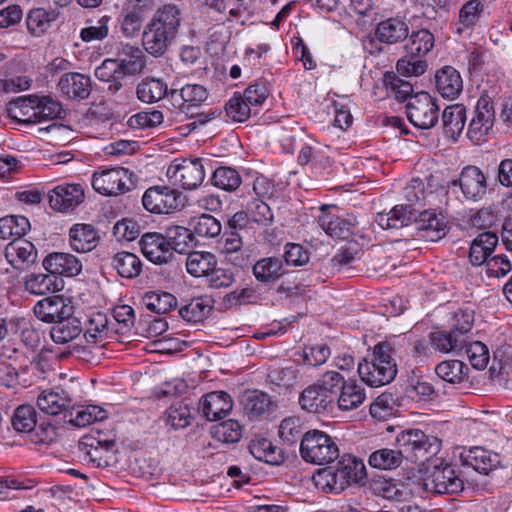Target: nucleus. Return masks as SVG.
<instances>
[{
  "label": "nucleus",
  "instance_id": "nucleus-43",
  "mask_svg": "<svg viewBox=\"0 0 512 512\" xmlns=\"http://www.w3.org/2000/svg\"><path fill=\"white\" fill-rule=\"evenodd\" d=\"M167 92V84L158 78H146L137 87V97L145 103L157 102L163 99Z\"/></svg>",
  "mask_w": 512,
  "mask_h": 512
},
{
  "label": "nucleus",
  "instance_id": "nucleus-30",
  "mask_svg": "<svg viewBox=\"0 0 512 512\" xmlns=\"http://www.w3.org/2000/svg\"><path fill=\"white\" fill-rule=\"evenodd\" d=\"M97 232L90 224L77 223L69 230V243L72 250L87 253L97 245Z\"/></svg>",
  "mask_w": 512,
  "mask_h": 512
},
{
  "label": "nucleus",
  "instance_id": "nucleus-28",
  "mask_svg": "<svg viewBox=\"0 0 512 512\" xmlns=\"http://www.w3.org/2000/svg\"><path fill=\"white\" fill-rule=\"evenodd\" d=\"M416 229L422 232V237L428 241H438L446 235L447 225L443 218L434 212H418L415 219Z\"/></svg>",
  "mask_w": 512,
  "mask_h": 512
},
{
  "label": "nucleus",
  "instance_id": "nucleus-17",
  "mask_svg": "<svg viewBox=\"0 0 512 512\" xmlns=\"http://www.w3.org/2000/svg\"><path fill=\"white\" fill-rule=\"evenodd\" d=\"M453 184H458L465 199L473 202L480 201L486 195L488 188L486 175L474 165L465 166L458 180Z\"/></svg>",
  "mask_w": 512,
  "mask_h": 512
},
{
  "label": "nucleus",
  "instance_id": "nucleus-48",
  "mask_svg": "<svg viewBox=\"0 0 512 512\" xmlns=\"http://www.w3.org/2000/svg\"><path fill=\"white\" fill-rule=\"evenodd\" d=\"M432 347L441 352L449 353L465 346V339H460L457 332L436 331L429 335Z\"/></svg>",
  "mask_w": 512,
  "mask_h": 512
},
{
  "label": "nucleus",
  "instance_id": "nucleus-52",
  "mask_svg": "<svg viewBox=\"0 0 512 512\" xmlns=\"http://www.w3.org/2000/svg\"><path fill=\"white\" fill-rule=\"evenodd\" d=\"M191 419L190 408L183 402L172 404L166 411L165 422L175 430L183 429L190 425Z\"/></svg>",
  "mask_w": 512,
  "mask_h": 512
},
{
  "label": "nucleus",
  "instance_id": "nucleus-55",
  "mask_svg": "<svg viewBox=\"0 0 512 512\" xmlns=\"http://www.w3.org/2000/svg\"><path fill=\"white\" fill-rule=\"evenodd\" d=\"M465 364L459 360H446L439 363L435 372L439 378L449 383H459L464 377Z\"/></svg>",
  "mask_w": 512,
  "mask_h": 512
},
{
  "label": "nucleus",
  "instance_id": "nucleus-13",
  "mask_svg": "<svg viewBox=\"0 0 512 512\" xmlns=\"http://www.w3.org/2000/svg\"><path fill=\"white\" fill-rule=\"evenodd\" d=\"M143 207L154 214H167L184 206L182 193L168 186L148 188L142 197Z\"/></svg>",
  "mask_w": 512,
  "mask_h": 512
},
{
  "label": "nucleus",
  "instance_id": "nucleus-3",
  "mask_svg": "<svg viewBox=\"0 0 512 512\" xmlns=\"http://www.w3.org/2000/svg\"><path fill=\"white\" fill-rule=\"evenodd\" d=\"M364 465L355 457L344 455L335 466L319 469L313 476L315 485L325 493H341L362 479Z\"/></svg>",
  "mask_w": 512,
  "mask_h": 512
},
{
  "label": "nucleus",
  "instance_id": "nucleus-16",
  "mask_svg": "<svg viewBox=\"0 0 512 512\" xmlns=\"http://www.w3.org/2000/svg\"><path fill=\"white\" fill-rule=\"evenodd\" d=\"M84 189L80 184L63 183L48 192L49 206L57 212L73 211L84 201Z\"/></svg>",
  "mask_w": 512,
  "mask_h": 512
},
{
  "label": "nucleus",
  "instance_id": "nucleus-54",
  "mask_svg": "<svg viewBox=\"0 0 512 512\" xmlns=\"http://www.w3.org/2000/svg\"><path fill=\"white\" fill-rule=\"evenodd\" d=\"M225 111L227 117L233 122H244L250 117L252 108L240 93H235L226 103Z\"/></svg>",
  "mask_w": 512,
  "mask_h": 512
},
{
  "label": "nucleus",
  "instance_id": "nucleus-18",
  "mask_svg": "<svg viewBox=\"0 0 512 512\" xmlns=\"http://www.w3.org/2000/svg\"><path fill=\"white\" fill-rule=\"evenodd\" d=\"M44 269L58 277H76L82 272V261L73 254L66 252L49 253L42 261Z\"/></svg>",
  "mask_w": 512,
  "mask_h": 512
},
{
  "label": "nucleus",
  "instance_id": "nucleus-44",
  "mask_svg": "<svg viewBox=\"0 0 512 512\" xmlns=\"http://www.w3.org/2000/svg\"><path fill=\"white\" fill-rule=\"evenodd\" d=\"M404 460L400 449L381 448L372 452L368 462L373 468L380 470H392L399 467Z\"/></svg>",
  "mask_w": 512,
  "mask_h": 512
},
{
  "label": "nucleus",
  "instance_id": "nucleus-47",
  "mask_svg": "<svg viewBox=\"0 0 512 512\" xmlns=\"http://www.w3.org/2000/svg\"><path fill=\"white\" fill-rule=\"evenodd\" d=\"M212 306L204 297L193 298L179 310L180 316L187 322L198 323L210 313Z\"/></svg>",
  "mask_w": 512,
  "mask_h": 512
},
{
  "label": "nucleus",
  "instance_id": "nucleus-11",
  "mask_svg": "<svg viewBox=\"0 0 512 512\" xmlns=\"http://www.w3.org/2000/svg\"><path fill=\"white\" fill-rule=\"evenodd\" d=\"M209 159L195 158L184 159L180 163H172L167 169V177L174 184H179L183 189L192 190L200 186L206 175V165Z\"/></svg>",
  "mask_w": 512,
  "mask_h": 512
},
{
  "label": "nucleus",
  "instance_id": "nucleus-10",
  "mask_svg": "<svg viewBox=\"0 0 512 512\" xmlns=\"http://www.w3.org/2000/svg\"><path fill=\"white\" fill-rule=\"evenodd\" d=\"M405 108L408 120L418 129H430L439 120V107L436 100L427 92L411 96Z\"/></svg>",
  "mask_w": 512,
  "mask_h": 512
},
{
  "label": "nucleus",
  "instance_id": "nucleus-7",
  "mask_svg": "<svg viewBox=\"0 0 512 512\" xmlns=\"http://www.w3.org/2000/svg\"><path fill=\"white\" fill-rule=\"evenodd\" d=\"M134 53L133 61L128 63L117 62L116 59H105L101 65L95 69V76L98 80L108 83V91L116 93L122 87V79L129 74L140 72L144 66L143 52L140 48H127Z\"/></svg>",
  "mask_w": 512,
  "mask_h": 512
},
{
  "label": "nucleus",
  "instance_id": "nucleus-57",
  "mask_svg": "<svg viewBox=\"0 0 512 512\" xmlns=\"http://www.w3.org/2000/svg\"><path fill=\"white\" fill-rule=\"evenodd\" d=\"M143 24V15L140 9H124L122 12L121 32L127 38L139 34Z\"/></svg>",
  "mask_w": 512,
  "mask_h": 512
},
{
  "label": "nucleus",
  "instance_id": "nucleus-31",
  "mask_svg": "<svg viewBox=\"0 0 512 512\" xmlns=\"http://www.w3.org/2000/svg\"><path fill=\"white\" fill-rule=\"evenodd\" d=\"M302 409L310 413H323L332 410L334 402L315 383L305 388L299 397Z\"/></svg>",
  "mask_w": 512,
  "mask_h": 512
},
{
  "label": "nucleus",
  "instance_id": "nucleus-37",
  "mask_svg": "<svg viewBox=\"0 0 512 512\" xmlns=\"http://www.w3.org/2000/svg\"><path fill=\"white\" fill-rule=\"evenodd\" d=\"M82 332L78 318L71 315L62 318L51 326L50 336L56 344H66L77 338Z\"/></svg>",
  "mask_w": 512,
  "mask_h": 512
},
{
  "label": "nucleus",
  "instance_id": "nucleus-42",
  "mask_svg": "<svg viewBox=\"0 0 512 512\" xmlns=\"http://www.w3.org/2000/svg\"><path fill=\"white\" fill-rule=\"evenodd\" d=\"M112 266L123 278H135L142 271V262L134 253L121 251L114 255Z\"/></svg>",
  "mask_w": 512,
  "mask_h": 512
},
{
  "label": "nucleus",
  "instance_id": "nucleus-20",
  "mask_svg": "<svg viewBox=\"0 0 512 512\" xmlns=\"http://www.w3.org/2000/svg\"><path fill=\"white\" fill-rule=\"evenodd\" d=\"M33 311L40 321L53 325L62 318L71 315L72 307L63 296L54 295L39 300Z\"/></svg>",
  "mask_w": 512,
  "mask_h": 512
},
{
  "label": "nucleus",
  "instance_id": "nucleus-24",
  "mask_svg": "<svg viewBox=\"0 0 512 512\" xmlns=\"http://www.w3.org/2000/svg\"><path fill=\"white\" fill-rule=\"evenodd\" d=\"M58 87L67 98L73 100L88 98L92 89L90 77L77 72L63 74Z\"/></svg>",
  "mask_w": 512,
  "mask_h": 512
},
{
  "label": "nucleus",
  "instance_id": "nucleus-56",
  "mask_svg": "<svg viewBox=\"0 0 512 512\" xmlns=\"http://www.w3.org/2000/svg\"><path fill=\"white\" fill-rule=\"evenodd\" d=\"M396 400L392 394L382 393L370 405V414L378 420H386L395 413Z\"/></svg>",
  "mask_w": 512,
  "mask_h": 512
},
{
  "label": "nucleus",
  "instance_id": "nucleus-34",
  "mask_svg": "<svg viewBox=\"0 0 512 512\" xmlns=\"http://www.w3.org/2000/svg\"><path fill=\"white\" fill-rule=\"evenodd\" d=\"M466 122V109L454 104L446 107L442 114V126L445 136L456 140L462 133Z\"/></svg>",
  "mask_w": 512,
  "mask_h": 512
},
{
  "label": "nucleus",
  "instance_id": "nucleus-53",
  "mask_svg": "<svg viewBox=\"0 0 512 512\" xmlns=\"http://www.w3.org/2000/svg\"><path fill=\"white\" fill-rule=\"evenodd\" d=\"M272 406L270 396L264 392L252 391L245 397L244 408L247 413L259 416L268 412Z\"/></svg>",
  "mask_w": 512,
  "mask_h": 512
},
{
  "label": "nucleus",
  "instance_id": "nucleus-22",
  "mask_svg": "<svg viewBox=\"0 0 512 512\" xmlns=\"http://www.w3.org/2000/svg\"><path fill=\"white\" fill-rule=\"evenodd\" d=\"M233 407L231 396L225 391H213L201 400L203 416L208 421H217L226 417Z\"/></svg>",
  "mask_w": 512,
  "mask_h": 512
},
{
  "label": "nucleus",
  "instance_id": "nucleus-41",
  "mask_svg": "<svg viewBox=\"0 0 512 512\" xmlns=\"http://www.w3.org/2000/svg\"><path fill=\"white\" fill-rule=\"evenodd\" d=\"M243 241L237 231H231L223 239L221 252L235 266L244 267L248 262V255L242 252Z\"/></svg>",
  "mask_w": 512,
  "mask_h": 512
},
{
  "label": "nucleus",
  "instance_id": "nucleus-6",
  "mask_svg": "<svg viewBox=\"0 0 512 512\" xmlns=\"http://www.w3.org/2000/svg\"><path fill=\"white\" fill-rule=\"evenodd\" d=\"M300 455L307 463L325 465L339 458V448L327 433L320 430H309L302 436Z\"/></svg>",
  "mask_w": 512,
  "mask_h": 512
},
{
  "label": "nucleus",
  "instance_id": "nucleus-4",
  "mask_svg": "<svg viewBox=\"0 0 512 512\" xmlns=\"http://www.w3.org/2000/svg\"><path fill=\"white\" fill-rule=\"evenodd\" d=\"M435 39L427 29H419L408 34L404 45L405 55L396 64L397 72L403 76H420L427 68L422 59L434 47Z\"/></svg>",
  "mask_w": 512,
  "mask_h": 512
},
{
  "label": "nucleus",
  "instance_id": "nucleus-12",
  "mask_svg": "<svg viewBox=\"0 0 512 512\" xmlns=\"http://www.w3.org/2000/svg\"><path fill=\"white\" fill-rule=\"evenodd\" d=\"M132 173L123 167H114L95 171L92 175V187L104 196H117L133 187Z\"/></svg>",
  "mask_w": 512,
  "mask_h": 512
},
{
  "label": "nucleus",
  "instance_id": "nucleus-27",
  "mask_svg": "<svg viewBox=\"0 0 512 512\" xmlns=\"http://www.w3.org/2000/svg\"><path fill=\"white\" fill-rule=\"evenodd\" d=\"M435 80L439 94L449 100L457 98L463 89L460 73L451 66H445L437 71Z\"/></svg>",
  "mask_w": 512,
  "mask_h": 512
},
{
  "label": "nucleus",
  "instance_id": "nucleus-39",
  "mask_svg": "<svg viewBox=\"0 0 512 512\" xmlns=\"http://www.w3.org/2000/svg\"><path fill=\"white\" fill-rule=\"evenodd\" d=\"M248 448L251 455L259 461L272 465H279L284 461L282 450L266 438L252 439Z\"/></svg>",
  "mask_w": 512,
  "mask_h": 512
},
{
  "label": "nucleus",
  "instance_id": "nucleus-62",
  "mask_svg": "<svg viewBox=\"0 0 512 512\" xmlns=\"http://www.w3.org/2000/svg\"><path fill=\"white\" fill-rule=\"evenodd\" d=\"M111 17L108 15L102 16L95 25H90L82 28L80 31V38L84 42L102 41L109 34V22Z\"/></svg>",
  "mask_w": 512,
  "mask_h": 512
},
{
  "label": "nucleus",
  "instance_id": "nucleus-51",
  "mask_svg": "<svg viewBox=\"0 0 512 512\" xmlns=\"http://www.w3.org/2000/svg\"><path fill=\"white\" fill-rule=\"evenodd\" d=\"M169 242L171 251L183 252L194 240L191 229L183 226H170L166 229L164 236Z\"/></svg>",
  "mask_w": 512,
  "mask_h": 512
},
{
  "label": "nucleus",
  "instance_id": "nucleus-19",
  "mask_svg": "<svg viewBox=\"0 0 512 512\" xmlns=\"http://www.w3.org/2000/svg\"><path fill=\"white\" fill-rule=\"evenodd\" d=\"M139 244L143 255L154 264L168 263L174 255L169 242L160 233H145Z\"/></svg>",
  "mask_w": 512,
  "mask_h": 512
},
{
  "label": "nucleus",
  "instance_id": "nucleus-15",
  "mask_svg": "<svg viewBox=\"0 0 512 512\" xmlns=\"http://www.w3.org/2000/svg\"><path fill=\"white\" fill-rule=\"evenodd\" d=\"M320 212L317 223L329 237L348 239L356 233L358 223L355 217H340L334 214L327 205H322Z\"/></svg>",
  "mask_w": 512,
  "mask_h": 512
},
{
  "label": "nucleus",
  "instance_id": "nucleus-26",
  "mask_svg": "<svg viewBox=\"0 0 512 512\" xmlns=\"http://www.w3.org/2000/svg\"><path fill=\"white\" fill-rule=\"evenodd\" d=\"M408 24L398 17H391L377 24L375 37L382 43L396 44L408 37Z\"/></svg>",
  "mask_w": 512,
  "mask_h": 512
},
{
  "label": "nucleus",
  "instance_id": "nucleus-9",
  "mask_svg": "<svg viewBox=\"0 0 512 512\" xmlns=\"http://www.w3.org/2000/svg\"><path fill=\"white\" fill-rule=\"evenodd\" d=\"M424 488L435 494H455L464 489V482L454 466L441 462L427 470Z\"/></svg>",
  "mask_w": 512,
  "mask_h": 512
},
{
  "label": "nucleus",
  "instance_id": "nucleus-58",
  "mask_svg": "<svg viewBox=\"0 0 512 512\" xmlns=\"http://www.w3.org/2000/svg\"><path fill=\"white\" fill-rule=\"evenodd\" d=\"M52 20L53 18L48 11L43 8H36L28 13L26 24L33 35L40 36L50 27Z\"/></svg>",
  "mask_w": 512,
  "mask_h": 512
},
{
  "label": "nucleus",
  "instance_id": "nucleus-50",
  "mask_svg": "<svg viewBox=\"0 0 512 512\" xmlns=\"http://www.w3.org/2000/svg\"><path fill=\"white\" fill-rule=\"evenodd\" d=\"M190 226L193 236L214 238L221 233V223L209 214H202L199 217L193 218Z\"/></svg>",
  "mask_w": 512,
  "mask_h": 512
},
{
  "label": "nucleus",
  "instance_id": "nucleus-35",
  "mask_svg": "<svg viewBox=\"0 0 512 512\" xmlns=\"http://www.w3.org/2000/svg\"><path fill=\"white\" fill-rule=\"evenodd\" d=\"M366 399L362 384L354 380L345 381L337 397V406L342 411L357 409Z\"/></svg>",
  "mask_w": 512,
  "mask_h": 512
},
{
  "label": "nucleus",
  "instance_id": "nucleus-64",
  "mask_svg": "<svg viewBox=\"0 0 512 512\" xmlns=\"http://www.w3.org/2000/svg\"><path fill=\"white\" fill-rule=\"evenodd\" d=\"M251 220L259 225L268 226L273 222L274 216L270 206L260 199L253 200L248 206Z\"/></svg>",
  "mask_w": 512,
  "mask_h": 512
},
{
  "label": "nucleus",
  "instance_id": "nucleus-23",
  "mask_svg": "<svg viewBox=\"0 0 512 512\" xmlns=\"http://www.w3.org/2000/svg\"><path fill=\"white\" fill-rule=\"evenodd\" d=\"M463 464L472 467L479 473L487 475L501 463L498 453L483 447H472L461 454Z\"/></svg>",
  "mask_w": 512,
  "mask_h": 512
},
{
  "label": "nucleus",
  "instance_id": "nucleus-61",
  "mask_svg": "<svg viewBox=\"0 0 512 512\" xmlns=\"http://www.w3.org/2000/svg\"><path fill=\"white\" fill-rule=\"evenodd\" d=\"M345 380L344 377L336 371H327L315 383L320 386L323 393L329 396L335 403L336 395L341 390Z\"/></svg>",
  "mask_w": 512,
  "mask_h": 512
},
{
  "label": "nucleus",
  "instance_id": "nucleus-36",
  "mask_svg": "<svg viewBox=\"0 0 512 512\" xmlns=\"http://www.w3.org/2000/svg\"><path fill=\"white\" fill-rule=\"evenodd\" d=\"M285 273L283 261L278 257H265L253 266V275L258 282L270 284L277 281Z\"/></svg>",
  "mask_w": 512,
  "mask_h": 512
},
{
  "label": "nucleus",
  "instance_id": "nucleus-60",
  "mask_svg": "<svg viewBox=\"0 0 512 512\" xmlns=\"http://www.w3.org/2000/svg\"><path fill=\"white\" fill-rule=\"evenodd\" d=\"M484 4L480 0H469L459 11V24L464 29L472 28L480 19Z\"/></svg>",
  "mask_w": 512,
  "mask_h": 512
},
{
  "label": "nucleus",
  "instance_id": "nucleus-29",
  "mask_svg": "<svg viewBox=\"0 0 512 512\" xmlns=\"http://www.w3.org/2000/svg\"><path fill=\"white\" fill-rule=\"evenodd\" d=\"M498 244V237L493 232L480 233L471 243L469 260L473 266L486 264L489 256Z\"/></svg>",
  "mask_w": 512,
  "mask_h": 512
},
{
  "label": "nucleus",
  "instance_id": "nucleus-21",
  "mask_svg": "<svg viewBox=\"0 0 512 512\" xmlns=\"http://www.w3.org/2000/svg\"><path fill=\"white\" fill-rule=\"evenodd\" d=\"M7 262L17 270H26L36 262L37 250L33 243L18 238L5 248Z\"/></svg>",
  "mask_w": 512,
  "mask_h": 512
},
{
  "label": "nucleus",
  "instance_id": "nucleus-59",
  "mask_svg": "<svg viewBox=\"0 0 512 512\" xmlns=\"http://www.w3.org/2000/svg\"><path fill=\"white\" fill-rule=\"evenodd\" d=\"M235 280L231 269L217 267V265H214V268L205 277V283L211 289L229 288Z\"/></svg>",
  "mask_w": 512,
  "mask_h": 512
},
{
  "label": "nucleus",
  "instance_id": "nucleus-38",
  "mask_svg": "<svg viewBox=\"0 0 512 512\" xmlns=\"http://www.w3.org/2000/svg\"><path fill=\"white\" fill-rule=\"evenodd\" d=\"M182 102L179 109L182 113L194 117L193 110L204 103L208 98L206 88L200 84H186L179 90Z\"/></svg>",
  "mask_w": 512,
  "mask_h": 512
},
{
  "label": "nucleus",
  "instance_id": "nucleus-46",
  "mask_svg": "<svg viewBox=\"0 0 512 512\" xmlns=\"http://www.w3.org/2000/svg\"><path fill=\"white\" fill-rule=\"evenodd\" d=\"M146 308L157 314H165L173 309L177 300L174 295L163 291H150L143 297Z\"/></svg>",
  "mask_w": 512,
  "mask_h": 512
},
{
  "label": "nucleus",
  "instance_id": "nucleus-14",
  "mask_svg": "<svg viewBox=\"0 0 512 512\" xmlns=\"http://www.w3.org/2000/svg\"><path fill=\"white\" fill-rule=\"evenodd\" d=\"M494 119V107L489 97H480L477 101L474 115L468 126V138L475 144H480L485 141V137L493 127Z\"/></svg>",
  "mask_w": 512,
  "mask_h": 512
},
{
  "label": "nucleus",
  "instance_id": "nucleus-25",
  "mask_svg": "<svg viewBox=\"0 0 512 512\" xmlns=\"http://www.w3.org/2000/svg\"><path fill=\"white\" fill-rule=\"evenodd\" d=\"M416 215L417 210L415 208L399 204L394 206L388 213H377L375 222L382 229H400L414 222Z\"/></svg>",
  "mask_w": 512,
  "mask_h": 512
},
{
  "label": "nucleus",
  "instance_id": "nucleus-63",
  "mask_svg": "<svg viewBox=\"0 0 512 512\" xmlns=\"http://www.w3.org/2000/svg\"><path fill=\"white\" fill-rule=\"evenodd\" d=\"M108 320L105 314L97 313L89 321V326L84 334L88 343H96L107 336Z\"/></svg>",
  "mask_w": 512,
  "mask_h": 512
},
{
  "label": "nucleus",
  "instance_id": "nucleus-45",
  "mask_svg": "<svg viewBox=\"0 0 512 512\" xmlns=\"http://www.w3.org/2000/svg\"><path fill=\"white\" fill-rule=\"evenodd\" d=\"M13 429L19 433H31L37 424V412L30 404L18 406L11 417Z\"/></svg>",
  "mask_w": 512,
  "mask_h": 512
},
{
  "label": "nucleus",
  "instance_id": "nucleus-5",
  "mask_svg": "<svg viewBox=\"0 0 512 512\" xmlns=\"http://www.w3.org/2000/svg\"><path fill=\"white\" fill-rule=\"evenodd\" d=\"M394 446L400 449L404 459L422 463L439 453L441 440L420 429H406L397 434Z\"/></svg>",
  "mask_w": 512,
  "mask_h": 512
},
{
  "label": "nucleus",
  "instance_id": "nucleus-40",
  "mask_svg": "<svg viewBox=\"0 0 512 512\" xmlns=\"http://www.w3.org/2000/svg\"><path fill=\"white\" fill-rule=\"evenodd\" d=\"M217 265L216 256L210 252L193 251L186 259L187 272L193 277H206V275Z\"/></svg>",
  "mask_w": 512,
  "mask_h": 512
},
{
  "label": "nucleus",
  "instance_id": "nucleus-1",
  "mask_svg": "<svg viewBox=\"0 0 512 512\" xmlns=\"http://www.w3.org/2000/svg\"><path fill=\"white\" fill-rule=\"evenodd\" d=\"M183 19V13L177 5L165 4L159 7L144 26V50L153 57H162L176 41Z\"/></svg>",
  "mask_w": 512,
  "mask_h": 512
},
{
  "label": "nucleus",
  "instance_id": "nucleus-2",
  "mask_svg": "<svg viewBox=\"0 0 512 512\" xmlns=\"http://www.w3.org/2000/svg\"><path fill=\"white\" fill-rule=\"evenodd\" d=\"M394 352L390 342H380L375 345L372 353L358 364L361 380L371 387L389 384L397 374Z\"/></svg>",
  "mask_w": 512,
  "mask_h": 512
},
{
  "label": "nucleus",
  "instance_id": "nucleus-32",
  "mask_svg": "<svg viewBox=\"0 0 512 512\" xmlns=\"http://www.w3.org/2000/svg\"><path fill=\"white\" fill-rule=\"evenodd\" d=\"M64 287L62 279L44 273H31L26 276L24 288L27 292L34 295H45L61 291Z\"/></svg>",
  "mask_w": 512,
  "mask_h": 512
},
{
  "label": "nucleus",
  "instance_id": "nucleus-8",
  "mask_svg": "<svg viewBox=\"0 0 512 512\" xmlns=\"http://www.w3.org/2000/svg\"><path fill=\"white\" fill-rule=\"evenodd\" d=\"M13 113L18 109L22 116H28L25 120L30 123H38L46 120L55 119L60 116L62 108L59 102L49 96L39 98L36 95L19 97L13 102Z\"/></svg>",
  "mask_w": 512,
  "mask_h": 512
},
{
  "label": "nucleus",
  "instance_id": "nucleus-49",
  "mask_svg": "<svg viewBox=\"0 0 512 512\" xmlns=\"http://www.w3.org/2000/svg\"><path fill=\"white\" fill-rule=\"evenodd\" d=\"M211 182L217 188L235 191L240 186L242 179L236 169L221 166L214 170Z\"/></svg>",
  "mask_w": 512,
  "mask_h": 512
},
{
  "label": "nucleus",
  "instance_id": "nucleus-33",
  "mask_svg": "<svg viewBox=\"0 0 512 512\" xmlns=\"http://www.w3.org/2000/svg\"><path fill=\"white\" fill-rule=\"evenodd\" d=\"M39 409L49 415L67 414L71 406V399L68 394L60 390H45L37 398Z\"/></svg>",
  "mask_w": 512,
  "mask_h": 512
}]
</instances>
